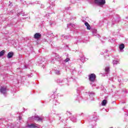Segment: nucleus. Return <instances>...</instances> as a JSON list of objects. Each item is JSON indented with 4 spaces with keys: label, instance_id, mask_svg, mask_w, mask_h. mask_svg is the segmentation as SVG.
<instances>
[{
    "label": "nucleus",
    "instance_id": "dca6fc26",
    "mask_svg": "<svg viewBox=\"0 0 128 128\" xmlns=\"http://www.w3.org/2000/svg\"><path fill=\"white\" fill-rule=\"evenodd\" d=\"M118 64V61L116 60H113V64L114 66V64Z\"/></svg>",
    "mask_w": 128,
    "mask_h": 128
},
{
    "label": "nucleus",
    "instance_id": "f257e3e1",
    "mask_svg": "<svg viewBox=\"0 0 128 128\" xmlns=\"http://www.w3.org/2000/svg\"><path fill=\"white\" fill-rule=\"evenodd\" d=\"M36 120L37 122H42L44 120L43 117H40L38 116H33L32 117H30L28 118V120Z\"/></svg>",
    "mask_w": 128,
    "mask_h": 128
},
{
    "label": "nucleus",
    "instance_id": "2eb2a0df",
    "mask_svg": "<svg viewBox=\"0 0 128 128\" xmlns=\"http://www.w3.org/2000/svg\"><path fill=\"white\" fill-rule=\"evenodd\" d=\"M89 96H94V92H89Z\"/></svg>",
    "mask_w": 128,
    "mask_h": 128
},
{
    "label": "nucleus",
    "instance_id": "0eeeda50",
    "mask_svg": "<svg viewBox=\"0 0 128 128\" xmlns=\"http://www.w3.org/2000/svg\"><path fill=\"white\" fill-rule=\"evenodd\" d=\"M119 48L120 50V52H124V44H121L120 45Z\"/></svg>",
    "mask_w": 128,
    "mask_h": 128
},
{
    "label": "nucleus",
    "instance_id": "1a4fd4ad",
    "mask_svg": "<svg viewBox=\"0 0 128 128\" xmlns=\"http://www.w3.org/2000/svg\"><path fill=\"white\" fill-rule=\"evenodd\" d=\"M54 4H52V5H50L49 7L48 8V10H49V12L50 10L52 11L54 10Z\"/></svg>",
    "mask_w": 128,
    "mask_h": 128
},
{
    "label": "nucleus",
    "instance_id": "6ab92c4d",
    "mask_svg": "<svg viewBox=\"0 0 128 128\" xmlns=\"http://www.w3.org/2000/svg\"><path fill=\"white\" fill-rule=\"evenodd\" d=\"M62 79H58L57 80V82H58V84H62Z\"/></svg>",
    "mask_w": 128,
    "mask_h": 128
},
{
    "label": "nucleus",
    "instance_id": "4468645a",
    "mask_svg": "<svg viewBox=\"0 0 128 128\" xmlns=\"http://www.w3.org/2000/svg\"><path fill=\"white\" fill-rule=\"evenodd\" d=\"M6 52V50H2L0 52V56H2L4 54V53Z\"/></svg>",
    "mask_w": 128,
    "mask_h": 128
},
{
    "label": "nucleus",
    "instance_id": "473e14b6",
    "mask_svg": "<svg viewBox=\"0 0 128 128\" xmlns=\"http://www.w3.org/2000/svg\"><path fill=\"white\" fill-rule=\"evenodd\" d=\"M61 118L60 117V120Z\"/></svg>",
    "mask_w": 128,
    "mask_h": 128
},
{
    "label": "nucleus",
    "instance_id": "f8f14e48",
    "mask_svg": "<svg viewBox=\"0 0 128 128\" xmlns=\"http://www.w3.org/2000/svg\"><path fill=\"white\" fill-rule=\"evenodd\" d=\"M82 100V97L80 96V94L77 95V98L76 99V100H78V102H80V100Z\"/></svg>",
    "mask_w": 128,
    "mask_h": 128
},
{
    "label": "nucleus",
    "instance_id": "423d86ee",
    "mask_svg": "<svg viewBox=\"0 0 128 128\" xmlns=\"http://www.w3.org/2000/svg\"><path fill=\"white\" fill-rule=\"evenodd\" d=\"M14 56V52H9L7 55V58H12Z\"/></svg>",
    "mask_w": 128,
    "mask_h": 128
},
{
    "label": "nucleus",
    "instance_id": "9b49d317",
    "mask_svg": "<svg viewBox=\"0 0 128 128\" xmlns=\"http://www.w3.org/2000/svg\"><path fill=\"white\" fill-rule=\"evenodd\" d=\"M105 72H106V74H109V72H110V67L107 66V67L105 68Z\"/></svg>",
    "mask_w": 128,
    "mask_h": 128
},
{
    "label": "nucleus",
    "instance_id": "f03ea898",
    "mask_svg": "<svg viewBox=\"0 0 128 128\" xmlns=\"http://www.w3.org/2000/svg\"><path fill=\"white\" fill-rule=\"evenodd\" d=\"M94 2L97 6H104L106 4V0H94Z\"/></svg>",
    "mask_w": 128,
    "mask_h": 128
},
{
    "label": "nucleus",
    "instance_id": "c85d7f7f",
    "mask_svg": "<svg viewBox=\"0 0 128 128\" xmlns=\"http://www.w3.org/2000/svg\"><path fill=\"white\" fill-rule=\"evenodd\" d=\"M78 90H79V91L80 90V88H78Z\"/></svg>",
    "mask_w": 128,
    "mask_h": 128
},
{
    "label": "nucleus",
    "instance_id": "f3484780",
    "mask_svg": "<svg viewBox=\"0 0 128 128\" xmlns=\"http://www.w3.org/2000/svg\"><path fill=\"white\" fill-rule=\"evenodd\" d=\"M55 74H60V70H55Z\"/></svg>",
    "mask_w": 128,
    "mask_h": 128
},
{
    "label": "nucleus",
    "instance_id": "aec40b11",
    "mask_svg": "<svg viewBox=\"0 0 128 128\" xmlns=\"http://www.w3.org/2000/svg\"><path fill=\"white\" fill-rule=\"evenodd\" d=\"M64 36V38H66V40H68V38L69 36Z\"/></svg>",
    "mask_w": 128,
    "mask_h": 128
},
{
    "label": "nucleus",
    "instance_id": "bb28decb",
    "mask_svg": "<svg viewBox=\"0 0 128 128\" xmlns=\"http://www.w3.org/2000/svg\"><path fill=\"white\" fill-rule=\"evenodd\" d=\"M67 26H72V24H68Z\"/></svg>",
    "mask_w": 128,
    "mask_h": 128
},
{
    "label": "nucleus",
    "instance_id": "b1692460",
    "mask_svg": "<svg viewBox=\"0 0 128 128\" xmlns=\"http://www.w3.org/2000/svg\"><path fill=\"white\" fill-rule=\"evenodd\" d=\"M66 114H72V113H70V112H68V111H67V112H66Z\"/></svg>",
    "mask_w": 128,
    "mask_h": 128
},
{
    "label": "nucleus",
    "instance_id": "5701e85b",
    "mask_svg": "<svg viewBox=\"0 0 128 128\" xmlns=\"http://www.w3.org/2000/svg\"><path fill=\"white\" fill-rule=\"evenodd\" d=\"M40 8H44V5L41 4H40Z\"/></svg>",
    "mask_w": 128,
    "mask_h": 128
},
{
    "label": "nucleus",
    "instance_id": "6e6552de",
    "mask_svg": "<svg viewBox=\"0 0 128 128\" xmlns=\"http://www.w3.org/2000/svg\"><path fill=\"white\" fill-rule=\"evenodd\" d=\"M40 36H42V35L40 33H36L34 35V38H40Z\"/></svg>",
    "mask_w": 128,
    "mask_h": 128
},
{
    "label": "nucleus",
    "instance_id": "393cba45",
    "mask_svg": "<svg viewBox=\"0 0 128 128\" xmlns=\"http://www.w3.org/2000/svg\"><path fill=\"white\" fill-rule=\"evenodd\" d=\"M96 36H98V38H100V35L98 34L96 35Z\"/></svg>",
    "mask_w": 128,
    "mask_h": 128
},
{
    "label": "nucleus",
    "instance_id": "9d476101",
    "mask_svg": "<svg viewBox=\"0 0 128 128\" xmlns=\"http://www.w3.org/2000/svg\"><path fill=\"white\" fill-rule=\"evenodd\" d=\"M85 26H86L87 28V30H90V24H88V22H86L84 23Z\"/></svg>",
    "mask_w": 128,
    "mask_h": 128
},
{
    "label": "nucleus",
    "instance_id": "cd10ccee",
    "mask_svg": "<svg viewBox=\"0 0 128 128\" xmlns=\"http://www.w3.org/2000/svg\"><path fill=\"white\" fill-rule=\"evenodd\" d=\"M22 120V117L20 116L19 117V120Z\"/></svg>",
    "mask_w": 128,
    "mask_h": 128
},
{
    "label": "nucleus",
    "instance_id": "a211bd4d",
    "mask_svg": "<svg viewBox=\"0 0 128 128\" xmlns=\"http://www.w3.org/2000/svg\"><path fill=\"white\" fill-rule=\"evenodd\" d=\"M71 120L73 122H76V118L74 117L71 119Z\"/></svg>",
    "mask_w": 128,
    "mask_h": 128
},
{
    "label": "nucleus",
    "instance_id": "2f4dec72",
    "mask_svg": "<svg viewBox=\"0 0 128 128\" xmlns=\"http://www.w3.org/2000/svg\"><path fill=\"white\" fill-rule=\"evenodd\" d=\"M24 76H23V77H22V80H24Z\"/></svg>",
    "mask_w": 128,
    "mask_h": 128
},
{
    "label": "nucleus",
    "instance_id": "a878e982",
    "mask_svg": "<svg viewBox=\"0 0 128 128\" xmlns=\"http://www.w3.org/2000/svg\"><path fill=\"white\" fill-rule=\"evenodd\" d=\"M118 82H122V80L118 79Z\"/></svg>",
    "mask_w": 128,
    "mask_h": 128
},
{
    "label": "nucleus",
    "instance_id": "412c9836",
    "mask_svg": "<svg viewBox=\"0 0 128 128\" xmlns=\"http://www.w3.org/2000/svg\"><path fill=\"white\" fill-rule=\"evenodd\" d=\"M65 62H70V58H66L65 60H64Z\"/></svg>",
    "mask_w": 128,
    "mask_h": 128
},
{
    "label": "nucleus",
    "instance_id": "4be33fe9",
    "mask_svg": "<svg viewBox=\"0 0 128 128\" xmlns=\"http://www.w3.org/2000/svg\"><path fill=\"white\" fill-rule=\"evenodd\" d=\"M51 98H52V100H54L55 98H56V96L54 95H52Z\"/></svg>",
    "mask_w": 128,
    "mask_h": 128
},
{
    "label": "nucleus",
    "instance_id": "c756f323",
    "mask_svg": "<svg viewBox=\"0 0 128 128\" xmlns=\"http://www.w3.org/2000/svg\"><path fill=\"white\" fill-rule=\"evenodd\" d=\"M82 58L84 59V56H83L82 57Z\"/></svg>",
    "mask_w": 128,
    "mask_h": 128
},
{
    "label": "nucleus",
    "instance_id": "20e7f679",
    "mask_svg": "<svg viewBox=\"0 0 128 128\" xmlns=\"http://www.w3.org/2000/svg\"><path fill=\"white\" fill-rule=\"evenodd\" d=\"M7 90H8L6 89V88L4 86H1L0 88V92L4 96H6Z\"/></svg>",
    "mask_w": 128,
    "mask_h": 128
},
{
    "label": "nucleus",
    "instance_id": "39448f33",
    "mask_svg": "<svg viewBox=\"0 0 128 128\" xmlns=\"http://www.w3.org/2000/svg\"><path fill=\"white\" fill-rule=\"evenodd\" d=\"M28 126L29 128H38L40 126H38V124H31L28 125Z\"/></svg>",
    "mask_w": 128,
    "mask_h": 128
},
{
    "label": "nucleus",
    "instance_id": "ddd939ff",
    "mask_svg": "<svg viewBox=\"0 0 128 128\" xmlns=\"http://www.w3.org/2000/svg\"><path fill=\"white\" fill-rule=\"evenodd\" d=\"M108 102V101H106V100H102V106H106V104Z\"/></svg>",
    "mask_w": 128,
    "mask_h": 128
},
{
    "label": "nucleus",
    "instance_id": "7c9ffc66",
    "mask_svg": "<svg viewBox=\"0 0 128 128\" xmlns=\"http://www.w3.org/2000/svg\"><path fill=\"white\" fill-rule=\"evenodd\" d=\"M106 52H108V50H106Z\"/></svg>",
    "mask_w": 128,
    "mask_h": 128
},
{
    "label": "nucleus",
    "instance_id": "7ed1b4c3",
    "mask_svg": "<svg viewBox=\"0 0 128 128\" xmlns=\"http://www.w3.org/2000/svg\"><path fill=\"white\" fill-rule=\"evenodd\" d=\"M89 77V80L90 82H94L96 81V74H92L88 76Z\"/></svg>",
    "mask_w": 128,
    "mask_h": 128
}]
</instances>
